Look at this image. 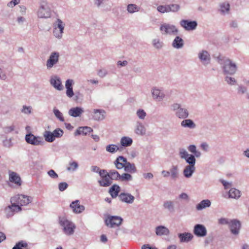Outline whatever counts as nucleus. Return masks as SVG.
<instances>
[{
  "label": "nucleus",
  "instance_id": "f257e3e1",
  "mask_svg": "<svg viewBox=\"0 0 249 249\" xmlns=\"http://www.w3.org/2000/svg\"><path fill=\"white\" fill-rule=\"evenodd\" d=\"M218 63L222 65V69L225 74L233 75L237 71L236 64L231 60L227 57H218Z\"/></svg>",
  "mask_w": 249,
  "mask_h": 249
},
{
  "label": "nucleus",
  "instance_id": "f03ea898",
  "mask_svg": "<svg viewBox=\"0 0 249 249\" xmlns=\"http://www.w3.org/2000/svg\"><path fill=\"white\" fill-rule=\"evenodd\" d=\"M51 10L46 0H41L36 15L39 18H48L51 16Z\"/></svg>",
  "mask_w": 249,
  "mask_h": 249
},
{
  "label": "nucleus",
  "instance_id": "7ed1b4c3",
  "mask_svg": "<svg viewBox=\"0 0 249 249\" xmlns=\"http://www.w3.org/2000/svg\"><path fill=\"white\" fill-rule=\"evenodd\" d=\"M59 223L63 228V232L66 235H71L74 233L76 226L72 222L65 217H61L59 218Z\"/></svg>",
  "mask_w": 249,
  "mask_h": 249
},
{
  "label": "nucleus",
  "instance_id": "20e7f679",
  "mask_svg": "<svg viewBox=\"0 0 249 249\" xmlns=\"http://www.w3.org/2000/svg\"><path fill=\"white\" fill-rule=\"evenodd\" d=\"M32 201L33 198L32 197L22 194L16 195L11 197L10 199V202H13L17 204L21 207L22 206H27L31 203Z\"/></svg>",
  "mask_w": 249,
  "mask_h": 249
},
{
  "label": "nucleus",
  "instance_id": "39448f33",
  "mask_svg": "<svg viewBox=\"0 0 249 249\" xmlns=\"http://www.w3.org/2000/svg\"><path fill=\"white\" fill-rule=\"evenodd\" d=\"M59 57L60 53L59 52L56 51L52 52L46 61V66L47 69L50 70L58 64Z\"/></svg>",
  "mask_w": 249,
  "mask_h": 249
},
{
  "label": "nucleus",
  "instance_id": "423d86ee",
  "mask_svg": "<svg viewBox=\"0 0 249 249\" xmlns=\"http://www.w3.org/2000/svg\"><path fill=\"white\" fill-rule=\"evenodd\" d=\"M160 29L161 34L164 35H176L178 32V29L175 25L168 23L161 24Z\"/></svg>",
  "mask_w": 249,
  "mask_h": 249
},
{
  "label": "nucleus",
  "instance_id": "0eeeda50",
  "mask_svg": "<svg viewBox=\"0 0 249 249\" xmlns=\"http://www.w3.org/2000/svg\"><path fill=\"white\" fill-rule=\"evenodd\" d=\"M123 218L118 216L109 215L105 220L106 225L111 228L118 227L123 222Z\"/></svg>",
  "mask_w": 249,
  "mask_h": 249
},
{
  "label": "nucleus",
  "instance_id": "6e6552de",
  "mask_svg": "<svg viewBox=\"0 0 249 249\" xmlns=\"http://www.w3.org/2000/svg\"><path fill=\"white\" fill-rule=\"evenodd\" d=\"M101 179L98 181L99 185L101 187H108L112 183V181L110 179L109 175L106 170H103L100 172Z\"/></svg>",
  "mask_w": 249,
  "mask_h": 249
},
{
  "label": "nucleus",
  "instance_id": "1a4fd4ad",
  "mask_svg": "<svg viewBox=\"0 0 249 249\" xmlns=\"http://www.w3.org/2000/svg\"><path fill=\"white\" fill-rule=\"evenodd\" d=\"M25 140L28 143L34 145H43L44 143L43 139L39 136H35L32 133L26 134Z\"/></svg>",
  "mask_w": 249,
  "mask_h": 249
},
{
  "label": "nucleus",
  "instance_id": "9d476101",
  "mask_svg": "<svg viewBox=\"0 0 249 249\" xmlns=\"http://www.w3.org/2000/svg\"><path fill=\"white\" fill-rule=\"evenodd\" d=\"M151 93L153 100L157 102L162 101L165 97L164 92L156 87L152 88Z\"/></svg>",
  "mask_w": 249,
  "mask_h": 249
},
{
  "label": "nucleus",
  "instance_id": "9b49d317",
  "mask_svg": "<svg viewBox=\"0 0 249 249\" xmlns=\"http://www.w3.org/2000/svg\"><path fill=\"white\" fill-rule=\"evenodd\" d=\"M193 233L197 237H203L207 235V231L204 225L197 224L194 227Z\"/></svg>",
  "mask_w": 249,
  "mask_h": 249
},
{
  "label": "nucleus",
  "instance_id": "f8f14e48",
  "mask_svg": "<svg viewBox=\"0 0 249 249\" xmlns=\"http://www.w3.org/2000/svg\"><path fill=\"white\" fill-rule=\"evenodd\" d=\"M180 25L186 31H193L196 28L197 23L196 21L182 19L180 21Z\"/></svg>",
  "mask_w": 249,
  "mask_h": 249
},
{
  "label": "nucleus",
  "instance_id": "ddd939ff",
  "mask_svg": "<svg viewBox=\"0 0 249 249\" xmlns=\"http://www.w3.org/2000/svg\"><path fill=\"white\" fill-rule=\"evenodd\" d=\"M231 233L235 235L239 234L241 228V223L236 219H232L229 225Z\"/></svg>",
  "mask_w": 249,
  "mask_h": 249
},
{
  "label": "nucleus",
  "instance_id": "4468645a",
  "mask_svg": "<svg viewBox=\"0 0 249 249\" xmlns=\"http://www.w3.org/2000/svg\"><path fill=\"white\" fill-rule=\"evenodd\" d=\"M50 83L54 89L58 90L60 91L63 89L61 79L57 75L52 76L50 79Z\"/></svg>",
  "mask_w": 249,
  "mask_h": 249
},
{
  "label": "nucleus",
  "instance_id": "2eb2a0df",
  "mask_svg": "<svg viewBox=\"0 0 249 249\" xmlns=\"http://www.w3.org/2000/svg\"><path fill=\"white\" fill-rule=\"evenodd\" d=\"M198 57L204 65H207L211 61L209 53L206 50H202L198 53Z\"/></svg>",
  "mask_w": 249,
  "mask_h": 249
},
{
  "label": "nucleus",
  "instance_id": "dca6fc26",
  "mask_svg": "<svg viewBox=\"0 0 249 249\" xmlns=\"http://www.w3.org/2000/svg\"><path fill=\"white\" fill-rule=\"evenodd\" d=\"M92 119L97 121H102L106 118V112L102 109H94Z\"/></svg>",
  "mask_w": 249,
  "mask_h": 249
},
{
  "label": "nucleus",
  "instance_id": "f3484780",
  "mask_svg": "<svg viewBox=\"0 0 249 249\" xmlns=\"http://www.w3.org/2000/svg\"><path fill=\"white\" fill-rule=\"evenodd\" d=\"M119 199L123 202L127 204H132L133 203L135 197L133 196L129 193H121L118 196Z\"/></svg>",
  "mask_w": 249,
  "mask_h": 249
},
{
  "label": "nucleus",
  "instance_id": "a211bd4d",
  "mask_svg": "<svg viewBox=\"0 0 249 249\" xmlns=\"http://www.w3.org/2000/svg\"><path fill=\"white\" fill-rule=\"evenodd\" d=\"M70 207L75 213H80L85 210L84 206L80 205L79 201L78 200L72 201L70 204Z\"/></svg>",
  "mask_w": 249,
  "mask_h": 249
},
{
  "label": "nucleus",
  "instance_id": "6ab92c4d",
  "mask_svg": "<svg viewBox=\"0 0 249 249\" xmlns=\"http://www.w3.org/2000/svg\"><path fill=\"white\" fill-rule=\"evenodd\" d=\"M74 81L72 79H68L65 83V87L66 90V95L69 98H71L74 95V92L72 89V85Z\"/></svg>",
  "mask_w": 249,
  "mask_h": 249
},
{
  "label": "nucleus",
  "instance_id": "aec40b11",
  "mask_svg": "<svg viewBox=\"0 0 249 249\" xmlns=\"http://www.w3.org/2000/svg\"><path fill=\"white\" fill-rule=\"evenodd\" d=\"M9 181L14 183L18 186L21 185V178L19 176L16 172L9 171Z\"/></svg>",
  "mask_w": 249,
  "mask_h": 249
},
{
  "label": "nucleus",
  "instance_id": "412c9836",
  "mask_svg": "<svg viewBox=\"0 0 249 249\" xmlns=\"http://www.w3.org/2000/svg\"><path fill=\"white\" fill-rule=\"evenodd\" d=\"M155 232L158 236H168L170 234V231L164 226H159L156 228Z\"/></svg>",
  "mask_w": 249,
  "mask_h": 249
},
{
  "label": "nucleus",
  "instance_id": "4be33fe9",
  "mask_svg": "<svg viewBox=\"0 0 249 249\" xmlns=\"http://www.w3.org/2000/svg\"><path fill=\"white\" fill-rule=\"evenodd\" d=\"M93 129L89 126L79 127L75 132V135H86L92 132Z\"/></svg>",
  "mask_w": 249,
  "mask_h": 249
},
{
  "label": "nucleus",
  "instance_id": "5701e85b",
  "mask_svg": "<svg viewBox=\"0 0 249 249\" xmlns=\"http://www.w3.org/2000/svg\"><path fill=\"white\" fill-rule=\"evenodd\" d=\"M163 208L171 213H174L175 211V204L173 201L166 200L163 203Z\"/></svg>",
  "mask_w": 249,
  "mask_h": 249
},
{
  "label": "nucleus",
  "instance_id": "b1692460",
  "mask_svg": "<svg viewBox=\"0 0 249 249\" xmlns=\"http://www.w3.org/2000/svg\"><path fill=\"white\" fill-rule=\"evenodd\" d=\"M189 114L188 109L181 107L180 109L176 112L175 115L179 119H184L188 117Z\"/></svg>",
  "mask_w": 249,
  "mask_h": 249
},
{
  "label": "nucleus",
  "instance_id": "393cba45",
  "mask_svg": "<svg viewBox=\"0 0 249 249\" xmlns=\"http://www.w3.org/2000/svg\"><path fill=\"white\" fill-rule=\"evenodd\" d=\"M135 132L137 134L143 136L145 134L146 128L142 123L138 121L136 123Z\"/></svg>",
  "mask_w": 249,
  "mask_h": 249
},
{
  "label": "nucleus",
  "instance_id": "a878e982",
  "mask_svg": "<svg viewBox=\"0 0 249 249\" xmlns=\"http://www.w3.org/2000/svg\"><path fill=\"white\" fill-rule=\"evenodd\" d=\"M180 242H188L193 238V235L189 232H184L178 234Z\"/></svg>",
  "mask_w": 249,
  "mask_h": 249
},
{
  "label": "nucleus",
  "instance_id": "bb28decb",
  "mask_svg": "<svg viewBox=\"0 0 249 249\" xmlns=\"http://www.w3.org/2000/svg\"><path fill=\"white\" fill-rule=\"evenodd\" d=\"M195 166H186L183 171L184 176L186 178H191L195 172Z\"/></svg>",
  "mask_w": 249,
  "mask_h": 249
},
{
  "label": "nucleus",
  "instance_id": "cd10ccee",
  "mask_svg": "<svg viewBox=\"0 0 249 249\" xmlns=\"http://www.w3.org/2000/svg\"><path fill=\"white\" fill-rule=\"evenodd\" d=\"M84 112V110L80 107H72L69 110V114L73 117L80 116Z\"/></svg>",
  "mask_w": 249,
  "mask_h": 249
},
{
  "label": "nucleus",
  "instance_id": "c85d7f7f",
  "mask_svg": "<svg viewBox=\"0 0 249 249\" xmlns=\"http://www.w3.org/2000/svg\"><path fill=\"white\" fill-rule=\"evenodd\" d=\"M169 173L171 179L176 180L179 177L178 166L177 165H172L169 170Z\"/></svg>",
  "mask_w": 249,
  "mask_h": 249
},
{
  "label": "nucleus",
  "instance_id": "c756f323",
  "mask_svg": "<svg viewBox=\"0 0 249 249\" xmlns=\"http://www.w3.org/2000/svg\"><path fill=\"white\" fill-rule=\"evenodd\" d=\"M184 45L183 40L179 36H177L172 42V46L176 49H180Z\"/></svg>",
  "mask_w": 249,
  "mask_h": 249
},
{
  "label": "nucleus",
  "instance_id": "7c9ffc66",
  "mask_svg": "<svg viewBox=\"0 0 249 249\" xmlns=\"http://www.w3.org/2000/svg\"><path fill=\"white\" fill-rule=\"evenodd\" d=\"M120 187L117 184H114L110 188L109 193L112 198H116L119 195L118 194L120 191Z\"/></svg>",
  "mask_w": 249,
  "mask_h": 249
},
{
  "label": "nucleus",
  "instance_id": "2f4dec72",
  "mask_svg": "<svg viewBox=\"0 0 249 249\" xmlns=\"http://www.w3.org/2000/svg\"><path fill=\"white\" fill-rule=\"evenodd\" d=\"M230 5L229 3L223 2L220 4L219 11L221 14L225 15L230 13Z\"/></svg>",
  "mask_w": 249,
  "mask_h": 249
},
{
  "label": "nucleus",
  "instance_id": "473e14b6",
  "mask_svg": "<svg viewBox=\"0 0 249 249\" xmlns=\"http://www.w3.org/2000/svg\"><path fill=\"white\" fill-rule=\"evenodd\" d=\"M181 126L190 129H194L196 127V124L192 120L185 119L181 122Z\"/></svg>",
  "mask_w": 249,
  "mask_h": 249
},
{
  "label": "nucleus",
  "instance_id": "72a5a7b5",
  "mask_svg": "<svg viewBox=\"0 0 249 249\" xmlns=\"http://www.w3.org/2000/svg\"><path fill=\"white\" fill-rule=\"evenodd\" d=\"M211 204L210 200L208 199L203 200L196 206V209L198 211H200L207 207H209Z\"/></svg>",
  "mask_w": 249,
  "mask_h": 249
},
{
  "label": "nucleus",
  "instance_id": "f704fd0d",
  "mask_svg": "<svg viewBox=\"0 0 249 249\" xmlns=\"http://www.w3.org/2000/svg\"><path fill=\"white\" fill-rule=\"evenodd\" d=\"M132 139L129 137H123L120 140V143L121 145L124 147L130 146L132 144Z\"/></svg>",
  "mask_w": 249,
  "mask_h": 249
},
{
  "label": "nucleus",
  "instance_id": "c9c22d12",
  "mask_svg": "<svg viewBox=\"0 0 249 249\" xmlns=\"http://www.w3.org/2000/svg\"><path fill=\"white\" fill-rule=\"evenodd\" d=\"M124 170L125 172L130 173H135L137 172V169L134 163L127 162L124 166Z\"/></svg>",
  "mask_w": 249,
  "mask_h": 249
},
{
  "label": "nucleus",
  "instance_id": "e433bc0d",
  "mask_svg": "<svg viewBox=\"0 0 249 249\" xmlns=\"http://www.w3.org/2000/svg\"><path fill=\"white\" fill-rule=\"evenodd\" d=\"M107 173L111 181L112 180H120L121 175L115 170H110Z\"/></svg>",
  "mask_w": 249,
  "mask_h": 249
},
{
  "label": "nucleus",
  "instance_id": "4c0bfd02",
  "mask_svg": "<svg viewBox=\"0 0 249 249\" xmlns=\"http://www.w3.org/2000/svg\"><path fill=\"white\" fill-rule=\"evenodd\" d=\"M241 196L240 191L235 188H231L229 192V197L238 199Z\"/></svg>",
  "mask_w": 249,
  "mask_h": 249
},
{
  "label": "nucleus",
  "instance_id": "58836bf2",
  "mask_svg": "<svg viewBox=\"0 0 249 249\" xmlns=\"http://www.w3.org/2000/svg\"><path fill=\"white\" fill-rule=\"evenodd\" d=\"M43 136L47 142H52L55 140L53 134L51 131H45L43 133Z\"/></svg>",
  "mask_w": 249,
  "mask_h": 249
},
{
  "label": "nucleus",
  "instance_id": "ea45409f",
  "mask_svg": "<svg viewBox=\"0 0 249 249\" xmlns=\"http://www.w3.org/2000/svg\"><path fill=\"white\" fill-rule=\"evenodd\" d=\"M152 42L153 47L158 50L161 49L164 45L163 42L158 38L153 39Z\"/></svg>",
  "mask_w": 249,
  "mask_h": 249
},
{
  "label": "nucleus",
  "instance_id": "a19ab883",
  "mask_svg": "<svg viewBox=\"0 0 249 249\" xmlns=\"http://www.w3.org/2000/svg\"><path fill=\"white\" fill-rule=\"evenodd\" d=\"M64 26L65 24L60 19H57L56 21L53 24L54 28H57V29L60 31V33H63Z\"/></svg>",
  "mask_w": 249,
  "mask_h": 249
},
{
  "label": "nucleus",
  "instance_id": "79ce46f5",
  "mask_svg": "<svg viewBox=\"0 0 249 249\" xmlns=\"http://www.w3.org/2000/svg\"><path fill=\"white\" fill-rule=\"evenodd\" d=\"M186 162L188 164V165L191 166H195L196 160L195 156L193 154H189V156L185 160Z\"/></svg>",
  "mask_w": 249,
  "mask_h": 249
},
{
  "label": "nucleus",
  "instance_id": "37998d69",
  "mask_svg": "<svg viewBox=\"0 0 249 249\" xmlns=\"http://www.w3.org/2000/svg\"><path fill=\"white\" fill-rule=\"evenodd\" d=\"M28 244L26 242L21 241L16 244L12 249H29L27 248Z\"/></svg>",
  "mask_w": 249,
  "mask_h": 249
},
{
  "label": "nucleus",
  "instance_id": "c03bdc74",
  "mask_svg": "<svg viewBox=\"0 0 249 249\" xmlns=\"http://www.w3.org/2000/svg\"><path fill=\"white\" fill-rule=\"evenodd\" d=\"M140 8L135 4H129L127 5V10L128 13L133 14L135 12L139 11Z\"/></svg>",
  "mask_w": 249,
  "mask_h": 249
},
{
  "label": "nucleus",
  "instance_id": "a18cd8bd",
  "mask_svg": "<svg viewBox=\"0 0 249 249\" xmlns=\"http://www.w3.org/2000/svg\"><path fill=\"white\" fill-rule=\"evenodd\" d=\"M106 149L107 151L109 153H114L117 151L119 150V148L116 145L111 144L107 145L106 146Z\"/></svg>",
  "mask_w": 249,
  "mask_h": 249
},
{
  "label": "nucleus",
  "instance_id": "49530a36",
  "mask_svg": "<svg viewBox=\"0 0 249 249\" xmlns=\"http://www.w3.org/2000/svg\"><path fill=\"white\" fill-rule=\"evenodd\" d=\"M11 203L12 204L11 205H9L8 207H10L12 208L11 210L14 214L15 213L20 212L22 210L21 207L19 205H18L13 202H11Z\"/></svg>",
  "mask_w": 249,
  "mask_h": 249
},
{
  "label": "nucleus",
  "instance_id": "de8ad7c7",
  "mask_svg": "<svg viewBox=\"0 0 249 249\" xmlns=\"http://www.w3.org/2000/svg\"><path fill=\"white\" fill-rule=\"evenodd\" d=\"M236 89L237 94L241 95L245 93L247 94L248 88L243 85H239Z\"/></svg>",
  "mask_w": 249,
  "mask_h": 249
},
{
  "label": "nucleus",
  "instance_id": "09e8293b",
  "mask_svg": "<svg viewBox=\"0 0 249 249\" xmlns=\"http://www.w3.org/2000/svg\"><path fill=\"white\" fill-rule=\"evenodd\" d=\"M53 112L55 116L61 122H63L64 121V118L63 116L62 113L58 109L54 108L53 109Z\"/></svg>",
  "mask_w": 249,
  "mask_h": 249
},
{
  "label": "nucleus",
  "instance_id": "8fccbe9b",
  "mask_svg": "<svg viewBox=\"0 0 249 249\" xmlns=\"http://www.w3.org/2000/svg\"><path fill=\"white\" fill-rule=\"evenodd\" d=\"M132 179V176L128 173H123L120 177V180L122 181H131Z\"/></svg>",
  "mask_w": 249,
  "mask_h": 249
},
{
  "label": "nucleus",
  "instance_id": "3c124183",
  "mask_svg": "<svg viewBox=\"0 0 249 249\" xmlns=\"http://www.w3.org/2000/svg\"><path fill=\"white\" fill-rule=\"evenodd\" d=\"M137 117L141 120H144L146 116V113L142 109H139L136 112Z\"/></svg>",
  "mask_w": 249,
  "mask_h": 249
},
{
  "label": "nucleus",
  "instance_id": "603ef678",
  "mask_svg": "<svg viewBox=\"0 0 249 249\" xmlns=\"http://www.w3.org/2000/svg\"><path fill=\"white\" fill-rule=\"evenodd\" d=\"M52 133L54 139L61 137L64 133L63 131L59 128L55 129Z\"/></svg>",
  "mask_w": 249,
  "mask_h": 249
},
{
  "label": "nucleus",
  "instance_id": "864d4df0",
  "mask_svg": "<svg viewBox=\"0 0 249 249\" xmlns=\"http://www.w3.org/2000/svg\"><path fill=\"white\" fill-rule=\"evenodd\" d=\"M69 165L70 166L67 167V170L69 171H74L77 169V168L78 167V164L77 162L76 161H74L70 162L69 163Z\"/></svg>",
  "mask_w": 249,
  "mask_h": 249
},
{
  "label": "nucleus",
  "instance_id": "5fc2aeb1",
  "mask_svg": "<svg viewBox=\"0 0 249 249\" xmlns=\"http://www.w3.org/2000/svg\"><path fill=\"white\" fill-rule=\"evenodd\" d=\"M179 155L181 159L185 160L189 154L185 149L182 148L179 149Z\"/></svg>",
  "mask_w": 249,
  "mask_h": 249
},
{
  "label": "nucleus",
  "instance_id": "6e6d98bb",
  "mask_svg": "<svg viewBox=\"0 0 249 249\" xmlns=\"http://www.w3.org/2000/svg\"><path fill=\"white\" fill-rule=\"evenodd\" d=\"M11 209L12 208L10 207H8V206L4 209V211L5 216L8 218L12 217L14 215Z\"/></svg>",
  "mask_w": 249,
  "mask_h": 249
},
{
  "label": "nucleus",
  "instance_id": "4d7b16f0",
  "mask_svg": "<svg viewBox=\"0 0 249 249\" xmlns=\"http://www.w3.org/2000/svg\"><path fill=\"white\" fill-rule=\"evenodd\" d=\"M225 81L230 85H234L236 82V80L233 77L227 76L225 77Z\"/></svg>",
  "mask_w": 249,
  "mask_h": 249
},
{
  "label": "nucleus",
  "instance_id": "13d9d810",
  "mask_svg": "<svg viewBox=\"0 0 249 249\" xmlns=\"http://www.w3.org/2000/svg\"><path fill=\"white\" fill-rule=\"evenodd\" d=\"M21 112L25 114H29L31 113L32 107L30 106H23L21 110Z\"/></svg>",
  "mask_w": 249,
  "mask_h": 249
},
{
  "label": "nucleus",
  "instance_id": "bf43d9fd",
  "mask_svg": "<svg viewBox=\"0 0 249 249\" xmlns=\"http://www.w3.org/2000/svg\"><path fill=\"white\" fill-rule=\"evenodd\" d=\"M63 33H60V31L57 29V28H54L53 31V34L54 36L58 39H61L62 37V34Z\"/></svg>",
  "mask_w": 249,
  "mask_h": 249
},
{
  "label": "nucleus",
  "instance_id": "052dcab7",
  "mask_svg": "<svg viewBox=\"0 0 249 249\" xmlns=\"http://www.w3.org/2000/svg\"><path fill=\"white\" fill-rule=\"evenodd\" d=\"M108 74L107 71L105 69H102L98 70L97 74L98 75L101 77L104 78Z\"/></svg>",
  "mask_w": 249,
  "mask_h": 249
},
{
  "label": "nucleus",
  "instance_id": "680f3d73",
  "mask_svg": "<svg viewBox=\"0 0 249 249\" xmlns=\"http://www.w3.org/2000/svg\"><path fill=\"white\" fill-rule=\"evenodd\" d=\"M171 10V12H177L180 9V5L177 4H169Z\"/></svg>",
  "mask_w": 249,
  "mask_h": 249
},
{
  "label": "nucleus",
  "instance_id": "e2e57ef3",
  "mask_svg": "<svg viewBox=\"0 0 249 249\" xmlns=\"http://www.w3.org/2000/svg\"><path fill=\"white\" fill-rule=\"evenodd\" d=\"M15 129V126L12 124L10 126H7L3 128V131L5 133H9L13 131Z\"/></svg>",
  "mask_w": 249,
  "mask_h": 249
},
{
  "label": "nucleus",
  "instance_id": "0e129e2a",
  "mask_svg": "<svg viewBox=\"0 0 249 249\" xmlns=\"http://www.w3.org/2000/svg\"><path fill=\"white\" fill-rule=\"evenodd\" d=\"M231 220L226 218H221L218 219V224L221 225H229L231 222Z\"/></svg>",
  "mask_w": 249,
  "mask_h": 249
},
{
  "label": "nucleus",
  "instance_id": "69168bd1",
  "mask_svg": "<svg viewBox=\"0 0 249 249\" xmlns=\"http://www.w3.org/2000/svg\"><path fill=\"white\" fill-rule=\"evenodd\" d=\"M68 187V184L65 182H60L58 184V189L60 191H64Z\"/></svg>",
  "mask_w": 249,
  "mask_h": 249
},
{
  "label": "nucleus",
  "instance_id": "338daca9",
  "mask_svg": "<svg viewBox=\"0 0 249 249\" xmlns=\"http://www.w3.org/2000/svg\"><path fill=\"white\" fill-rule=\"evenodd\" d=\"M181 107V105L178 103H174L171 105L172 110L175 112V114H176V112H177Z\"/></svg>",
  "mask_w": 249,
  "mask_h": 249
},
{
  "label": "nucleus",
  "instance_id": "774afa93",
  "mask_svg": "<svg viewBox=\"0 0 249 249\" xmlns=\"http://www.w3.org/2000/svg\"><path fill=\"white\" fill-rule=\"evenodd\" d=\"M20 2V0H11L10 2H8L7 6L8 7L13 8L16 5Z\"/></svg>",
  "mask_w": 249,
  "mask_h": 249
}]
</instances>
